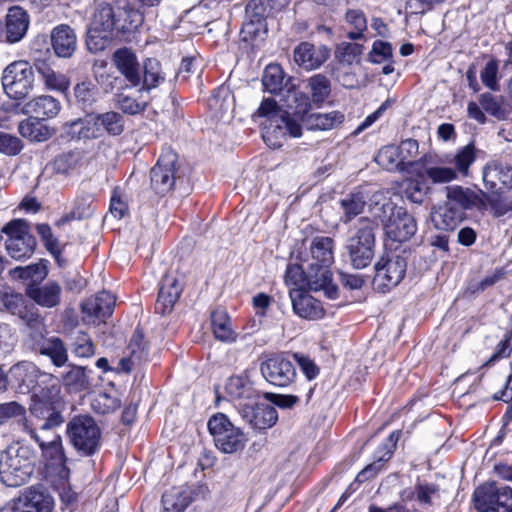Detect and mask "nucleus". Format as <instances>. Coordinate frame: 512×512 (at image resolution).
Wrapping results in <instances>:
<instances>
[{"label": "nucleus", "mask_w": 512, "mask_h": 512, "mask_svg": "<svg viewBox=\"0 0 512 512\" xmlns=\"http://www.w3.org/2000/svg\"><path fill=\"white\" fill-rule=\"evenodd\" d=\"M51 44L55 54L61 58L71 57L77 48L74 30L66 24H60L51 31Z\"/></svg>", "instance_id": "nucleus-33"}, {"label": "nucleus", "mask_w": 512, "mask_h": 512, "mask_svg": "<svg viewBox=\"0 0 512 512\" xmlns=\"http://www.w3.org/2000/svg\"><path fill=\"white\" fill-rule=\"evenodd\" d=\"M477 159V148L473 142L458 148L451 157H447V163L452 165L458 178H467L471 175L470 168Z\"/></svg>", "instance_id": "nucleus-38"}, {"label": "nucleus", "mask_w": 512, "mask_h": 512, "mask_svg": "<svg viewBox=\"0 0 512 512\" xmlns=\"http://www.w3.org/2000/svg\"><path fill=\"white\" fill-rule=\"evenodd\" d=\"M191 501V491L188 488H173L162 496L165 512H183Z\"/></svg>", "instance_id": "nucleus-48"}, {"label": "nucleus", "mask_w": 512, "mask_h": 512, "mask_svg": "<svg viewBox=\"0 0 512 512\" xmlns=\"http://www.w3.org/2000/svg\"><path fill=\"white\" fill-rule=\"evenodd\" d=\"M225 391L231 400L239 402L238 407L240 404L250 403L259 397L252 383L241 376L230 377L226 382Z\"/></svg>", "instance_id": "nucleus-40"}, {"label": "nucleus", "mask_w": 512, "mask_h": 512, "mask_svg": "<svg viewBox=\"0 0 512 512\" xmlns=\"http://www.w3.org/2000/svg\"><path fill=\"white\" fill-rule=\"evenodd\" d=\"M287 135L300 137L302 126L298 120L289 117L287 114H274L265 119L262 123V138L271 148H280L285 142Z\"/></svg>", "instance_id": "nucleus-11"}, {"label": "nucleus", "mask_w": 512, "mask_h": 512, "mask_svg": "<svg viewBox=\"0 0 512 512\" xmlns=\"http://www.w3.org/2000/svg\"><path fill=\"white\" fill-rule=\"evenodd\" d=\"M44 372L32 362L21 361L9 370L10 381L20 393H29L40 381Z\"/></svg>", "instance_id": "nucleus-21"}, {"label": "nucleus", "mask_w": 512, "mask_h": 512, "mask_svg": "<svg viewBox=\"0 0 512 512\" xmlns=\"http://www.w3.org/2000/svg\"><path fill=\"white\" fill-rule=\"evenodd\" d=\"M113 39V32H104L102 29L90 26L87 32V48L92 53L105 50Z\"/></svg>", "instance_id": "nucleus-57"}, {"label": "nucleus", "mask_w": 512, "mask_h": 512, "mask_svg": "<svg viewBox=\"0 0 512 512\" xmlns=\"http://www.w3.org/2000/svg\"><path fill=\"white\" fill-rule=\"evenodd\" d=\"M386 236L396 242H406L417 232V222L406 209L394 207L384 225Z\"/></svg>", "instance_id": "nucleus-17"}, {"label": "nucleus", "mask_w": 512, "mask_h": 512, "mask_svg": "<svg viewBox=\"0 0 512 512\" xmlns=\"http://www.w3.org/2000/svg\"><path fill=\"white\" fill-rule=\"evenodd\" d=\"M66 434L70 444L81 456H92L100 448L101 429L91 416L72 417L67 423Z\"/></svg>", "instance_id": "nucleus-4"}, {"label": "nucleus", "mask_w": 512, "mask_h": 512, "mask_svg": "<svg viewBox=\"0 0 512 512\" xmlns=\"http://www.w3.org/2000/svg\"><path fill=\"white\" fill-rule=\"evenodd\" d=\"M238 411L241 418L255 430L269 429L278 421L276 408L269 404L258 403L257 400L240 404Z\"/></svg>", "instance_id": "nucleus-16"}, {"label": "nucleus", "mask_w": 512, "mask_h": 512, "mask_svg": "<svg viewBox=\"0 0 512 512\" xmlns=\"http://www.w3.org/2000/svg\"><path fill=\"white\" fill-rule=\"evenodd\" d=\"M164 80L165 74L161 63L155 58H148L141 67L142 86L136 92H149L151 89L158 87Z\"/></svg>", "instance_id": "nucleus-42"}, {"label": "nucleus", "mask_w": 512, "mask_h": 512, "mask_svg": "<svg viewBox=\"0 0 512 512\" xmlns=\"http://www.w3.org/2000/svg\"><path fill=\"white\" fill-rule=\"evenodd\" d=\"M335 241L328 236H316L310 243L311 258L307 265L330 268L334 262Z\"/></svg>", "instance_id": "nucleus-36"}, {"label": "nucleus", "mask_w": 512, "mask_h": 512, "mask_svg": "<svg viewBox=\"0 0 512 512\" xmlns=\"http://www.w3.org/2000/svg\"><path fill=\"white\" fill-rule=\"evenodd\" d=\"M208 429L215 446L227 454L236 453L245 447L247 438L243 431L235 427L225 414L219 413L208 421Z\"/></svg>", "instance_id": "nucleus-6"}, {"label": "nucleus", "mask_w": 512, "mask_h": 512, "mask_svg": "<svg viewBox=\"0 0 512 512\" xmlns=\"http://www.w3.org/2000/svg\"><path fill=\"white\" fill-rule=\"evenodd\" d=\"M98 82L104 85L106 92L116 91V104L122 113L137 115L144 112L147 108L149 100L144 99L142 92H139V97H135L132 93H129L134 87H131V84H124L122 78L101 75Z\"/></svg>", "instance_id": "nucleus-10"}, {"label": "nucleus", "mask_w": 512, "mask_h": 512, "mask_svg": "<svg viewBox=\"0 0 512 512\" xmlns=\"http://www.w3.org/2000/svg\"><path fill=\"white\" fill-rule=\"evenodd\" d=\"M391 252L382 256L375 264L374 286L381 292H386L396 287L404 278L407 270V257Z\"/></svg>", "instance_id": "nucleus-7"}, {"label": "nucleus", "mask_w": 512, "mask_h": 512, "mask_svg": "<svg viewBox=\"0 0 512 512\" xmlns=\"http://www.w3.org/2000/svg\"><path fill=\"white\" fill-rule=\"evenodd\" d=\"M267 8L262 0L250 1L245 9L244 28L249 34H256L265 26Z\"/></svg>", "instance_id": "nucleus-45"}, {"label": "nucleus", "mask_w": 512, "mask_h": 512, "mask_svg": "<svg viewBox=\"0 0 512 512\" xmlns=\"http://www.w3.org/2000/svg\"><path fill=\"white\" fill-rule=\"evenodd\" d=\"M211 325L216 339L222 342H234L236 333L231 324V319L226 311L217 309L211 314Z\"/></svg>", "instance_id": "nucleus-46"}, {"label": "nucleus", "mask_w": 512, "mask_h": 512, "mask_svg": "<svg viewBox=\"0 0 512 512\" xmlns=\"http://www.w3.org/2000/svg\"><path fill=\"white\" fill-rule=\"evenodd\" d=\"M12 274L22 280H31L32 284L35 285L47 276V269L42 263H35L25 267H15Z\"/></svg>", "instance_id": "nucleus-62"}, {"label": "nucleus", "mask_w": 512, "mask_h": 512, "mask_svg": "<svg viewBox=\"0 0 512 512\" xmlns=\"http://www.w3.org/2000/svg\"><path fill=\"white\" fill-rule=\"evenodd\" d=\"M91 405L96 413L109 414L113 413L120 407L121 401L116 395L99 393L94 397Z\"/></svg>", "instance_id": "nucleus-64"}, {"label": "nucleus", "mask_w": 512, "mask_h": 512, "mask_svg": "<svg viewBox=\"0 0 512 512\" xmlns=\"http://www.w3.org/2000/svg\"><path fill=\"white\" fill-rule=\"evenodd\" d=\"M26 291L29 298L42 307L53 308L60 304L62 288L55 281L42 286L30 284Z\"/></svg>", "instance_id": "nucleus-35"}, {"label": "nucleus", "mask_w": 512, "mask_h": 512, "mask_svg": "<svg viewBox=\"0 0 512 512\" xmlns=\"http://www.w3.org/2000/svg\"><path fill=\"white\" fill-rule=\"evenodd\" d=\"M260 371L267 382L278 387L289 386L297 375L289 353H280L268 357L261 363Z\"/></svg>", "instance_id": "nucleus-13"}, {"label": "nucleus", "mask_w": 512, "mask_h": 512, "mask_svg": "<svg viewBox=\"0 0 512 512\" xmlns=\"http://www.w3.org/2000/svg\"><path fill=\"white\" fill-rule=\"evenodd\" d=\"M74 97L83 110L91 109L98 100L99 91L91 81H83L75 85Z\"/></svg>", "instance_id": "nucleus-54"}, {"label": "nucleus", "mask_w": 512, "mask_h": 512, "mask_svg": "<svg viewBox=\"0 0 512 512\" xmlns=\"http://www.w3.org/2000/svg\"><path fill=\"white\" fill-rule=\"evenodd\" d=\"M37 346V351L39 354L49 357L55 366L62 367L67 363V348L60 338L55 336L47 338Z\"/></svg>", "instance_id": "nucleus-43"}, {"label": "nucleus", "mask_w": 512, "mask_h": 512, "mask_svg": "<svg viewBox=\"0 0 512 512\" xmlns=\"http://www.w3.org/2000/svg\"><path fill=\"white\" fill-rule=\"evenodd\" d=\"M309 130H330L336 128L344 121V114L339 111L328 113H312L302 120Z\"/></svg>", "instance_id": "nucleus-44"}, {"label": "nucleus", "mask_w": 512, "mask_h": 512, "mask_svg": "<svg viewBox=\"0 0 512 512\" xmlns=\"http://www.w3.org/2000/svg\"><path fill=\"white\" fill-rule=\"evenodd\" d=\"M148 360V347L144 341L143 332L136 329L130 339L127 347V356L120 360L123 371L130 372L136 365H140Z\"/></svg>", "instance_id": "nucleus-34"}, {"label": "nucleus", "mask_w": 512, "mask_h": 512, "mask_svg": "<svg viewBox=\"0 0 512 512\" xmlns=\"http://www.w3.org/2000/svg\"><path fill=\"white\" fill-rule=\"evenodd\" d=\"M71 351L76 357L89 358L95 354V345L87 333L77 331L71 343Z\"/></svg>", "instance_id": "nucleus-59"}, {"label": "nucleus", "mask_w": 512, "mask_h": 512, "mask_svg": "<svg viewBox=\"0 0 512 512\" xmlns=\"http://www.w3.org/2000/svg\"><path fill=\"white\" fill-rule=\"evenodd\" d=\"M63 132L70 140H90L101 137L96 114H88L63 124Z\"/></svg>", "instance_id": "nucleus-25"}, {"label": "nucleus", "mask_w": 512, "mask_h": 512, "mask_svg": "<svg viewBox=\"0 0 512 512\" xmlns=\"http://www.w3.org/2000/svg\"><path fill=\"white\" fill-rule=\"evenodd\" d=\"M14 315L18 316L37 336L41 338L44 336L46 332L44 320L34 304L26 300L24 305Z\"/></svg>", "instance_id": "nucleus-49"}, {"label": "nucleus", "mask_w": 512, "mask_h": 512, "mask_svg": "<svg viewBox=\"0 0 512 512\" xmlns=\"http://www.w3.org/2000/svg\"><path fill=\"white\" fill-rule=\"evenodd\" d=\"M33 66L24 60L10 63L3 71L2 85L7 95L14 99L25 98L34 86Z\"/></svg>", "instance_id": "nucleus-8"}, {"label": "nucleus", "mask_w": 512, "mask_h": 512, "mask_svg": "<svg viewBox=\"0 0 512 512\" xmlns=\"http://www.w3.org/2000/svg\"><path fill=\"white\" fill-rule=\"evenodd\" d=\"M231 96L226 89H218L209 99L208 107L215 118H222L230 109Z\"/></svg>", "instance_id": "nucleus-61"}, {"label": "nucleus", "mask_w": 512, "mask_h": 512, "mask_svg": "<svg viewBox=\"0 0 512 512\" xmlns=\"http://www.w3.org/2000/svg\"><path fill=\"white\" fill-rule=\"evenodd\" d=\"M329 57L326 46L316 47L309 42H302L294 49L295 62L305 70L319 68Z\"/></svg>", "instance_id": "nucleus-29"}, {"label": "nucleus", "mask_w": 512, "mask_h": 512, "mask_svg": "<svg viewBox=\"0 0 512 512\" xmlns=\"http://www.w3.org/2000/svg\"><path fill=\"white\" fill-rule=\"evenodd\" d=\"M13 419L14 430L23 432L28 436L34 435V429L37 427V421L30 415L27 416L26 409L18 402L11 401L0 404V421Z\"/></svg>", "instance_id": "nucleus-24"}, {"label": "nucleus", "mask_w": 512, "mask_h": 512, "mask_svg": "<svg viewBox=\"0 0 512 512\" xmlns=\"http://www.w3.org/2000/svg\"><path fill=\"white\" fill-rule=\"evenodd\" d=\"M289 295L293 310L299 317L316 320L323 316L324 310L320 301L307 294L304 290L291 289Z\"/></svg>", "instance_id": "nucleus-30"}, {"label": "nucleus", "mask_w": 512, "mask_h": 512, "mask_svg": "<svg viewBox=\"0 0 512 512\" xmlns=\"http://www.w3.org/2000/svg\"><path fill=\"white\" fill-rule=\"evenodd\" d=\"M447 201L457 204L462 211L477 209L483 211L487 209V193L481 189H470L460 185L446 187Z\"/></svg>", "instance_id": "nucleus-19"}, {"label": "nucleus", "mask_w": 512, "mask_h": 512, "mask_svg": "<svg viewBox=\"0 0 512 512\" xmlns=\"http://www.w3.org/2000/svg\"><path fill=\"white\" fill-rule=\"evenodd\" d=\"M1 232L8 236L5 248L11 258L23 260L33 255L36 248V239L30 233V226L26 220L14 219L5 224Z\"/></svg>", "instance_id": "nucleus-5"}, {"label": "nucleus", "mask_w": 512, "mask_h": 512, "mask_svg": "<svg viewBox=\"0 0 512 512\" xmlns=\"http://www.w3.org/2000/svg\"><path fill=\"white\" fill-rule=\"evenodd\" d=\"M92 204H93L92 193L85 191V190H81L75 198L74 208L71 211L70 215H66V216L62 217L59 220L58 225H60L64 222H67L71 219H79L80 220V219L89 217L90 215H92V212H93Z\"/></svg>", "instance_id": "nucleus-51"}, {"label": "nucleus", "mask_w": 512, "mask_h": 512, "mask_svg": "<svg viewBox=\"0 0 512 512\" xmlns=\"http://www.w3.org/2000/svg\"><path fill=\"white\" fill-rule=\"evenodd\" d=\"M280 103L285 114L300 120L304 119L311 107L310 98L306 93L293 87L286 88L285 92L280 96Z\"/></svg>", "instance_id": "nucleus-31"}, {"label": "nucleus", "mask_w": 512, "mask_h": 512, "mask_svg": "<svg viewBox=\"0 0 512 512\" xmlns=\"http://www.w3.org/2000/svg\"><path fill=\"white\" fill-rule=\"evenodd\" d=\"M182 290L183 286L176 276L170 274L165 275L161 281L155 305L157 313L161 315L169 313L179 300Z\"/></svg>", "instance_id": "nucleus-27"}, {"label": "nucleus", "mask_w": 512, "mask_h": 512, "mask_svg": "<svg viewBox=\"0 0 512 512\" xmlns=\"http://www.w3.org/2000/svg\"><path fill=\"white\" fill-rule=\"evenodd\" d=\"M19 132L23 137L38 142L45 141L50 136L48 129L41 124L40 120L31 118L20 123Z\"/></svg>", "instance_id": "nucleus-60"}, {"label": "nucleus", "mask_w": 512, "mask_h": 512, "mask_svg": "<svg viewBox=\"0 0 512 512\" xmlns=\"http://www.w3.org/2000/svg\"><path fill=\"white\" fill-rule=\"evenodd\" d=\"M375 161L379 166L386 170H392L401 163L399 149L394 145H386L382 147L375 157Z\"/></svg>", "instance_id": "nucleus-63"}, {"label": "nucleus", "mask_w": 512, "mask_h": 512, "mask_svg": "<svg viewBox=\"0 0 512 512\" xmlns=\"http://www.w3.org/2000/svg\"><path fill=\"white\" fill-rule=\"evenodd\" d=\"M115 296L108 291H102L88 298L81 304L84 319L95 322L96 319H105L112 315L115 307Z\"/></svg>", "instance_id": "nucleus-22"}, {"label": "nucleus", "mask_w": 512, "mask_h": 512, "mask_svg": "<svg viewBox=\"0 0 512 512\" xmlns=\"http://www.w3.org/2000/svg\"><path fill=\"white\" fill-rule=\"evenodd\" d=\"M378 228L379 222L376 218L362 217L357 221L355 231L345 245L350 262L355 269H363L371 263L374 257L375 233Z\"/></svg>", "instance_id": "nucleus-2"}, {"label": "nucleus", "mask_w": 512, "mask_h": 512, "mask_svg": "<svg viewBox=\"0 0 512 512\" xmlns=\"http://www.w3.org/2000/svg\"><path fill=\"white\" fill-rule=\"evenodd\" d=\"M177 163V154L172 151L160 155L150 172L151 187L157 194L165 195L170 192L180 180Z\"/></svg>", "instance_id": "nucleus-12"}, {"label": "nucleus", "mask_w": 512, "mask_h": 512, "mask_svg": "<svg viewBox=\"0 0 512 512\" xmlns=\"http://www.w3.org/2000/svg\"><path fill=\"white\" fill-rule=\"evenodd\" d=\"M463 217L464 212L448 201L431 212L433 225L443 231L454 230Z\"/></svg>", "instance_id": "nucleus-39"}, {"label": "nucleus", "mask_w": 512, "mask_h": 512, "mask_svg": "<svg viewBox=\"0 0 512 512\" xmlns=\"http://www.w3.org/2000/svg\"><path fill=\"white\" fill-rule=\"evenodd\" d=\"M400 435V431H394L389 435L385 442L375 452V461L367 465L356 476V480L358 482H364L369 478L374 477L382 469L383 464L392 457Z\"/></svg>", "instance_id": "nucleus-26"}, {"label": "nucleus", "mask_w": 512, "mask_h": 512, "mask_svg": "<svg viewBox=\"0 0 512 512\" xmlns=\"http://www.w3.org/2000/svg\"><path fill=\"white\" fill-rule=\"evenodd\" d=\"M34 389L29 411L37 421V427L43 432H48L64 422L59 411L61 400L59 381L54 375L43 373Z\"/></svg>", "instance_id": "nucleus-1"}, {"label": "nucleus", "mask_w": 512, "mask_h": 512, "mask_svg": "<svg viewBox=\"0 0 512 512\" xmlns=\"http://www.w3.org/2000/svg\"><path fill=\"white\" fill-rule=\"evenodd\" d=\"M39 431L42 432L39 428H35L34 435L30 434L29 437L38 443L43 456L50 461V464L60 468V479H68L70 471L66 467L67 457L60 435L53 434V438L48 440L47 437L41 436Z\"/></svg>", "instance_id": "nucleus-18"}, {"label": "nucleus", "mask_w": 512, "mask_h": 512, "mask_svg": "<svg viewBox=\"0 0 512 512\" xmlns=\"http://www.w3.org/2000/svg\"><path fill=\"white\" fill-rule=\"evenodd\" d=\"M54 500L47 492L30 487L25 489L14 504H8L0 512H51Z\"/></svg>", "instance_id": "nucleus-15"}, {"label": "nucleus", "mask_w": 512, "mask_h": 512, "mask_svg": "<svg viewBox=\"0 0 512 512\" xmlns=\"http://www.w3.org/2000/svg\"><path fill=\"white\" fill-rule=\"evenodd\" d=\"M366 205V197L361 192L348 194L340 200V206L343 210L341 220L344 223L350 222L353 218L361 214Z\"/></svg>", "instance_id": "nucleus-52"}, {"label": "nucleus", "mask_w": 512, "mask_h": 512, "mask_svg": "<svg viewBox=\"0 0 512 512\" xmlns=\"http://www.w3.org/2000/svg\"><path fill=\"white\" fill-rule=\"evenodd\" d=\"M137 0H116L115 16L117 30L122 32H131L142 25L143 12L137 7Z\"/></svg>", "instance_id": "nucleus-23"}, {"label": "nucleus", "mask_w": 512, "mask_h": 512, "mask_svg": "<svg viewBox=\"0 0 512 512\" xmlns=\"http://www.w3.org/2000/svg\"><path fill=\"white\" fill-rule=\"evenodd\" d=\"M29 15L19 6L11 7L6 16V39L9 43L19 42L29 27Z\"/></svg>", "instance_id": "nucleus-37"}, {"label": "nucleus", "mask_w": 512, "mask_h": 512, "mask_svg": "<svg viewBox=\"0 0 512 512\" xmlns=\"http://www.w3.org/2000/svg\"><path fill=\"white\" fill-rule=\"evenodd\" d=\"M101 137L104 133L112 136H118L124 131V118L115 111L96 114Z\"/></svg>", "instance_id": "nucleus-53"}, {"label": "nucleus", "mask_w": 512, "mask_h": 512, "mask_svg": "<svg viewBox=\"0 0 512 512\" xmlns=\"http://www.w3.org/2000/svg\"><path fill=\"white\" fill-rule=\"evenodd\" d=\"M90 26L102 29L104 32H113L117 29L114 6L110 4L99 5Z\"/></svg>", "instance_id": "nucleus-55"}, {"label": "nucleus", "mask_w": 512, "mask_h": 512, "mask_svg": "<svg viewBox=\"0 0 512 512\" xmlns=\"http://www.w3.org/2000/svg\"><path fill=\"white\" fill-rule=\"evenodd\" d=\"M62 379L63 384L73 391H82L89 386L86 368L82 366L71 365L69 371L63 375Z\"/></svg>", "instance_id": "nucleus-56"}, {"label": "nucleus", "mask_w": 512, "mask_h": 512, "mask_svg": "<svg viewBox=\"0 0 512 512\" xmlns=\"http://www.w3.org/2000/svg\"><path fill=\"white\" fill-rule=\"evenodd\" d=\"M306 88L311 95L310 102L321 105L331 93L330 80L323 74H315L307 80Z\"/></svg>", "instance_id": "nucleus-50"}, {"label": "nucleus", "mask_w": 512, "mask_h": 512, "mask_svg": "<svg viewBox=\"0 0 512 512\" xmlns=\"http://www.w3.org/2000/svg\"><path fill=\"white\" fill-rule=\"evenodd\" d=\"M306 288L311 291H323L329 299L338 298L339 290L332 281L330 268L315 265H307L305 269Z\"/></svg>", "instance_id": "nucleus-20"}, {"label": "nucleus", "mask_w": 512, "mask_h": 512, "mask_svg": "<svg viewBox=\"0 0 512 512\" xmlns=\"http://www.w3.org/2000/svg\"><path fill=\"white\" fill-rule=\"evenodd\" d=\"M32 66L46 89L65 92L69 88V79L64 74L55 71L49 60L34 59Z\"/></svg>", "instance_id": "nucleus-32"}, {"label": "nucleus", "mask_w": 512, "mask_h": 512, "mask_svg": "<svg viewBox=\"0 0 512 512\" xmlns=\"http://www.w3.org/2000/svg\"><path fill=\"white\" fill-rule=\"evenodd\" d=\"M475 508L480 512H511L512 488L488 482L474 492Z\"/></svg>", "instance_id": "nucleus-9"}, {"label": "nucleus", "mask_w": 512, "mask_h": 512, "mask_svg": "<svg viewBox=\"0 0 512 512\" xmlns=\"http://www.w3.org/2000/svg\"><path fill=\"white\" fill-rule=\"evenodd\" d=\"M33 473L32 452L17 444L8 446L0 454V480L8 487L27 482Z\"/></svg>", "instance_id": "nucleus-3"}, {"label": "nucleus", "mask_w": 512, "mask_h": 512, "mask_svg": "<svg viewBox=\"0 0 512 512\" xmlns=\"http://www.w3.org/2000/svg\"><path fill=\"white\" fill-rule=\"evenodd\" d=\"M284 80L285 73L279 64H269L265 68L262 83L269 93L281 96L286 88H290L287 82L284 84Z\"/></svg>", "instance_id": "nucleus-47"}, {"label": "nucleus", "mask_w": 512, "mask_h": 512, "mask_svg": "<svg viewBox=\"0 0 512 512\" xmlns=\"http://www.w3.org/2000/svg\"><path fill=\"white\" fill-rule=\"evenodd\" d=\"M113 62L124 76L123 81L129 82L131 87H138L141 84V66L136 55L130 49L116 50L113 54Z\"/></svg>", "instance_id": "nucleus-28"}, {"label": "nucleus", "mask_w": 512, "mask_h": 512, "mask_svg": "<svg viewBox=\"0 0 512 512\" xmlns=\"http://www.w3.org/2000/svg\"><path fill=\"white\" fill-rule=\"evenodd\" d=\"M437 494L438 488L436 485L419 483L406 497L414 500L420 507L424 508L432 505L433 499Z\"/></svg>", "instance_id": "nucleus-58"}, {"label": "nucleus", "mask_w": 512, "mask_h": 512, "mask_svg": "<svg viewBox=\"0 0 512 512\" xmlns=\"http://www.w3.org/2000/svg\"><path fill=\"white\" fill-rule=\"evenodd\" d=\"M482 182L489 191L505 192L512 189V165L494 158L482 167Z\"/></svg>", "instance_id": "nucleus-14"}, {"label": "nucleus", "mask_w": 512, "mask_h": 512, "mask_svg": "<svg viewBox=\"0 0 512 512\" xmlns=\"http://www.w3.org/2000/svg\"><path fill=\"white\" fill-rule=\"evenodd\" d=\"M61 110L60 102L52 96H38L25 104V111L35 120H46L58 115Z\"/></svg>", "instance_id": "nucleus-41"}]
</instances>
